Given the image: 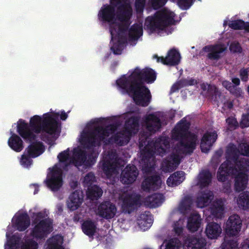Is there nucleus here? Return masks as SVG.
Masks as SVG:
<instances>
[{
    "instance_id": "f03ea898",
    "label": "nucleus",
    "mask_w": 249,
    "mask_h": 249,
    "mask_svg": "<svg viewBox=\"0 0 249 249\" xmlns=\"http://www.w3.org/2000/svg\"><path fill=\"white\" fill-rule=\"evenodd\" d=\"M240 150L235 144L230 143L228 146L225 155L226 161L222 163L217 173V179L224 182L231 175L234 178V189L236 192L243 191L247 187L248 176L246 172L249 166V160L244 158L239 159Z\"/></svg>"
},
{
    "instance_id": "de8ad7c7",
    "label": "nucleus",
    "mask_w": 249,
    "mask_h": 249,
    "mask_svg": "<svg viewBox=\"0 0 249 249\" xmlns=\"http://www.w3.org/2000/svg\"><path fill=\"white\" fill-rule=\"evenodd\" d=\"M32 158V157L24 152L20 159L21 164L24 167L28 168L32 164L33 160Z\"/></svg>"
},
{
    "instance_id": "37998d69",
    "label": "nucleus",
    "mask_w": 249,
    "mask_h": 249,
    "mask_svg": "<svg viewBox=\"0 0 249 249\" xmlns=\"http://www.w3.org/2000/svg\"><path fill=\"white\" fill-rule=\"evenodd\" d=\"M96 181L95 177L92 172L88 173L85 177L83 184L88 188L92 186V184Z\"/></svg>"
},
{
    "instance_id": "c03bdc74",
    "label": "nucleus",
    "mask_w": 249,
    "mask_h": 249,
    "mask_svg": "<svg viewBox=\"0 0 249 249\" xmlns=\"http://www.w3.org/2000/svg\"><path fill=\"white\" fill-rule=\"evenodd\" d=\"M245 21L242 19L232 20L229 23V26L233 30H243Z\"/></svg>"
},
{
    "instance_id": "13d9d810",
    "label": "nucleus",
    "mask_w": 249,
    "mask_h": 249,
    "mask_svg": "<svg viewBox=\"0 0 249 249\" xmlns=\"http://www.w3.org/2000/svg\"><path fill=\"white\" fill-rule=\"evenodd\" d=\"M138 225L141 230L145 231L149 229L152 225V221L150 219H148V221H146L143 220H138Z\"/></svg>"
},
{
    "instance_id": "e433bc0d",
    "label": "nucleus",
    "mask_w": 249,
    "mask_h": 249,
    "mask_svg": "<svg viewBox=\"0 0 249 249\" xmlns=\"http://www.w3.org/2000/svg\"><path fill=\"white\" fill-rule=\"evenodd\" d=\"M212 175L208 170H202L199 175L198 184L201 187L208 186L212 181Z\"/></svg>"
},
{
    "instance_id": "4d7b16f0",
    "label": "nucleus",
    "mask_w": 249,
    "mask_h": 249,
    "mask_svg": "<svg viewBox=\"0 0 249 249\" xmlns=\"http://www.w3.org/2000/svg\"><path fill=\"white\" fill-rule=\"evenodd\" d=\"M145 4V0H135V7L137 13L143 12Z\"/></svg>"
},
{
    "instance_id": "774afa93",
    "label": "nucleus",
    "mask_w": 249,
    "mask_h": 249,
    "mask_svg": "<svg viewBox=\"0 0 249 249\" xmlns=\"http://www.w3.org/2000/svg\"><path fill=\"white\" fill-rule=\"evenodd\" d=\"M129 28L128 24H122L119 26V31L121 33H124L127 31Z\"/></svg>"
},
{
    "instance_id": "6e6552de",
    "label": "nucleus",
    "mask_w": 249,
    "mask_h": 249,
    "mask_svg": "<svg viewBox=\"0 0 249 249\" xmlns=\"http://www.w3.org/2000/svg\"><path fill=\"white\" fill-rule=\"evenodd\" d=\"M47 215L43 212L34 213L32 223L34 225L31 231V236L36 240L46 238L51 232L53 228V221L46 218Z\"/></svg>"
},
{
    "instance_id": "5fc2aeb1",
    "label": "nucleus",
    "mask_w": 249,
    "mask_h": 249,
    "mask_svg": "<svg viewBox=\"0 0 249 249\" xmlns=\"http://www.w3.org/2000/svg\"><path fill=\"white\" fill-rule=\"evenodd\" d=\"M179 241L177 238H172L166 244L165 249H178Z\"/></svg>"
},
{
    "instance_id": "f3484780",
    "label": "nucleus",
    "mask_w": 249,
    "mask_h": 249,
    "mask_svg": "<svg viewBox=\"0 0 249 249\" xmlns=\"http://www.w3.org/2000/svg\"><path fill=\"white\" fill-rule=\"evenodd\" d=\"M225 48L221 45H209L204 47L200 53H207V57L211 60H218L221 57V53L224 52Z\"/></svg>"
},
{
    "instance_id": "bb28decb",
    "label": "nucleus",
    "mask_w": 249,
    "mask_h": 249,
    "mask_svg": "<svg viewBox=\"0 0 249 249\" xmlns=\"http://www.w3.org/2000/svg\"><path fill=\"white\" fill-rule=\"evenodd\" d=\"M202 219L200 214L197 213H191L187 219V228L188 230L194 232L199 229L201 224Z\"/></svg>"
},
{
    "instance_id": "39448f33",
    "label": "nucleus",
    "mask_w": 249,
    "mask_h": 249,
    "mask_svg": "<svg viewBox=\"0 0 249 249\" xmlns=\"http://www.w3.org/2000/svg\"><path fill=\"white\" fill-rule=\"evenodd\" d=\"M128 0H110V5H104L98 13L100 20L104 22H112L115 20V7H117L118 19L122 22L128 21L132 16V8Z\"/></svg>"
},
{
    "instance_id": "20e7f679",
    "label": "nucleus",
    "mask_w": 249,
    "mask_h": 249,
    "mask_svg": "<svg viewBox=\"0 0 249 249\" xmlns=\"http://www.w3.org/2000/svg\"><path fill=\"white\" fill-rule=\"evenodd\" d=\"M117 128V125L114 124H110L105 127L97 126L93 130L85 133L82 135L81 144L85 149L88 150L100 146L102 142H104L106 145L115 143L122 146L127 144L129 141L131 136L128 134L125 135V133L126 132L125 130L117 133L107 139H106V137L114 133Z\"/></svg>"
},
{
    "instance_id": "8fccbe9b",
    "label": "nucleus",
    "mask_w": 249,
    "mask_h": 249,
    "mask_svg": "<svg viewBox=\"0 0 249 249\" xmlns=\"http://www.w3.org/2000/svg\"><path fill=\"white\" fill-rule=\"evenodd\" d=\"M195 0H178L177 4L182 10H187L190 8Z\"/></svg>"
},
{
    "instance_id": "0eeeda50",
    "label": "nucleus",
    "mask_w": 249,
    "mask_h": 249,
    "mask_svg": "<svg viewBox=\"0 0 249 249\" xmlns=\"http://www.w3.org/2000/svg\"><path fill=\"white\" fill-rule=\"evenodd\" d=\"M175 14L163 9L156 12L153 16H149L145 21L144 26L151 33L157 30H163L166 27L175 24Z\"/></svg>"
},
{
    "instance_id": "864d4df0",
    "label": "nucleus",
    "mask_w": 249,
    "mask_h": 249,
    "mask_svg": "<svg viewBox=\"0 0 249 249\" xmlns=\"http://www.w3.org/2000/svg\"><path fill=\"white\" fill-rule=\"evenodd\" d=\"M167 0H149V3L152 7L155 10L158 9L163 6Z\"/></svg>"
},
{
    "instance_id": "a878e982",
    "label": "nucleus",
    "mask_w": 249,
    "mask_h": 249,
    "mask_svg": "<svg viewBox=\"0 0 249 249\" xmlns=\"http://www.w3.org/2000/svg\"><path fill=\"white\" fill-rule=\"evenodd\" d=\"M154 150L157 151L159 155L162 156L166 152L165 148L169 146V142L166 138L160 137L155 141H152L149 143Z\"/></svg>"
},
{
    "instance_id": "ddd939ff",
    "label": "nucleus",
    "mask_w": 249,
    "mask_h": 249,
    "mask_svg": "<svg viewBox=\"0 0 249 249\" xmlns=\"http://www.w3.org/2000/svg\"><path fill=\"white\" fill-rule=\"evenodd\" d=\"M154 58H157L158 62H161L164 65L174 66L179 64L180 61L181 56L179 52L175 48H173L168 51L166 57H159L157 55H154Z\"/></svg>"
},
{
    "instance_id": "473e14b6",
    "label": "nucleus",
    "mask_w": 249,
    "mask_h": 249,
    "mask_svg": "<svg viewBox=\"0 0 249 249\" xmlns=\"http://www.w3.org/2000/svg\"><path fill=\"white\" fill-rule=\"evenodd\" d=\"M139 126V118L132 116L129 118L125 123V132L129 136L132 133H136Z\"/></svg>"
},
{
    "instance_id": "603ef678",
    "label": "nucleus",
    "mask_w": 249,
    "mask_h": 249,
    "mask_svg": "<svg viewBox=\"0 0 249 249\" xmlns=\"http://www.w3.org/2000/svg\"><path fill=\"white\" fill-rule=\"evenodd\" d=\"M226 122L228 125L229 129H236L239 126V124L236 119L232 117H229L227 118L226 119Z\"/></svg>"
},
{
    "instance_id": "3c124183",
    "label": "nucleus",
    "mask_w": 249,
    "mask_h": 249,
    "mask_svg": "<svg viewBox=\"0 0 249 249\" xmlns=\"http://www.w3.org/2000/svg\"><path fill=\"white\" fill-rule=\"evenodd\" d=\"M241 155L249 157V142H242L238 144Z\"/></svg>"
},
{
    "instance_id": "4c0bfd02",
    "label": "nucleus",
    "mask_w": 249,
    "mask_h": 249,
    "mask_svg": "<svg viewBox=\"0 0 249 249\" xmlns=\"http://www.w3.org/2000/svg\"><path fill=\"white\" fill-rule=\"evenodd\" d=\"M237 203L239 207L243 210L249 209V191L241 193L237 199Z\"/></svg>"
},
{
    "instance_id": "b1692460",
    "label": "nucleus",
    "mask_w": 249,
    "mask_h": 249,
    "mask_svg": "<svg viewBox=\"0 0 249 249\" xmlns=\"http://www.w3.org/2000/svg\"><path fill=\"white\" fill-rule=\"evenodd\" d=\"M14 226L19 231H25L30 225V219L27 213H19L16 216Z\"/></svg>"
},
{
    "instance_id": "cd10ccee",
    "label": "nucleus",
    "mask_w": 249,
    "mask_h": 249,
    "mask_svg": "<svg viewBox=\"0 0 249 249\" xmlns=\"http://www.w3.org/2000/svg\"><path fill=\"white\" fill-rule=\"evenodd\" d=\"M185 249H206V241L203 238L190 237L185 242Z\"/></svg>"
},
{
    "instance_id": "6e6d98bb",
    "label": "nucleus",
    "mask_w": 249,
    "mask_h": 249,
    "mask_svg": "<svg viewBox=\"0 0 249 249\" xmlns=\"http://www.w3.org/2000/svg\"><path fill=\"white\" fill-rule=\"evenodd\" d=\"M229 49L233 53H240L242 52V48L238 42H233L231 43Z\"/></svg>"
},
{
    "instance_id": "dca6fc26",
    "label": "nucleus",
    "mask_w": 249,
    "mask_h": 249,
    "mask_svg": "<svg viewBox=\"0 0 249 249\" xmlns=\"http://www.w3.org/2000/svg\"><path fill=\"white\" fill-rule=\"evenodd\" d=\"M45 182L47 187L53 192L59 190L63 184L61 172L58 170H53L50 177L48 176Z\"/></svg>"
},
{
    "instance_id": "7ed1b4c3",
    "label": "nucleus",
    "mask_w": 249,
    "mask_h": 249,
    "mask_svg": "<svg viewBox=\"0 0 249 249\" xmlns=\"http://www.w3.org/2000/svg\"><path fill=\"white\" fill-rule=\"evenodd\" d=\"M190 124L184 118L181 119L172 131V138L177 141L178 153H173L165 162L166 166L169 168L174 165L178 166L180 162L178 154L191 155L196 147L197 136L189 131Z\"/></svg>"
},
{
    "instance_id": "58836bf2",
    "label": "nucleus",
    "mask_w": 249,
    "mask_h": 249,
    "mask_svg": "<svg viewBox=\"0 0 249 249\" xmlns=\"http://www.w3.org/2000/svg\"><path fill=\"white\" fill-rule=\"evenodd\" d=\"M102 195L103 190L96 185L88 188L87 196L91 200H97Z\"/></svg>"
},
{
    "instance_id": "69168bd1",
    "label": "nucleus",
    "mask_w": 249,
    "mask_h": 249,
    "mask_svg": "<svg viewBox=\"0 0 249 249\" xmlns=\"http://www.w3.org/2000/svg\"><path fill=\"white\" fill-rule=\"evenodd\" d=\"M239 75L242 81L247 82L248 81L249 74L247 69H241L239 71Z\"/></svg>"
},
{
    "instance_id": "393cba45",
    "label": "nucleus",
    "mask_w": 249,
    "mask_h": 249,
    "mask_svg": "<svg viewBox=\"0 0 249 249\" xmlns=\"http://www.w3.org/2000/svg\"><path fill=\"white\" fill-rule=\"evenodd\" d=\"M224 203L221 199L213 201L209 208L211 216L215 218H221L224 214Z\"/></svg>"
},
{
    "instance_id": "72a5a7b5",
    "label": "nucleus",
    "mask_w": 249,
    "mask_h": 249,
    "mask_svg": "<svg viewBox=\"0 0 249 249\" xmlns=\"http://www.w3.org/2000/svg\"><path fill=\"white\" fill-rule=\"evenodd\" d=\"M83 232L89 237L93 236L97 229V223L90 219L84 221L81 225Z\"/></svg>"
},
{
    "instance_id": "4be33fe9",
    "label": "nucleus",
    "mask_w": 249,
    "mask_h": 249,
    "mask_svg": "<svg viewBox=\"0 0 249 249\" xmlns=\"http://www.w3.org/2000/svg\"><path fill=\"white\" fill-rule=\"evenodd\" d=\"M217 138V135L215 132L205 133L201 140V151L204 153L208 152L213 143L216 141Z\"/></svg>"
},
{
    "instance_id": "a19ab883",
    "label": "nucleus",
    "mask_w": 249,
    "mask_h": 249,
    "mask_svg": "<svg viewBox=\"0 0 249 249\" xmlns=\"http://www.w3.org/2000/svg\"><path fill=\"white\" fill-rule=\"evenodd\" d=\"M220 93L215 85H208L207 90L206 94V97L211 100L217 101V97L219 96Z\"/></svg>"
},
{
    "instance_id": "e2e57ef3",
    "label": "nucleus",
    "mask_w": 249,
    "mask_h": 249,
    "mask_svg": "<svg viewBox=\"0 0 249 249\" xmlns=\"http://www.w3.org/2000/svg\"><path fill=\"white\" fill-rule=\"evenodd\" d=\"M240 125L242 128H244L249 126V117L245 114H243L241 117V120L240 122Z\"/></svg>"
},
{
    "instance_id": "c756f323",
    "label": "nucleus",
    "mask_w": 249,
    "mask_h": 249,
    "mask_svg": "<svg viewBox=\"0 0 249 249\" xmlns=\"http://www.w3.org/2000/svg\"><path fill=\"white\" fill-rule=\"evenodd\" d=\"M221 231L220 225L213 222L208 223L205 231L207 236L211 239L217 238Z\"/></svg>"
},
{
    "instance_id": "9d476101",
    "label": "nucleus",
    "mask_w": 249,
    "mask_h": 249,
    "mask_svg": "<svg viewBox=\"0 0 249 249\" xmlns=\"http://www.w3.org/2000/svg\"><path fill=\"white\" fill-rule=\"evenodd\" d=\"M97 158L93 150L88 155L85 150L81 149H74L73 151V163L76 166L83 165L86 168H90L95 163Z\"/></svg>"
},
{
    "instance_id": "7c9ffc66",
    "label": "nucleus",
    "mask_w": 249,
    "mask_h": 249,
    "mask_svg": "<svg viewBox=\"0 0 249 249\" xmlns=\"http://www.w3.org/2000/svg\"><path fill=\"white\" fill-rule=\"evenodd\" d=\"M164 200L162 194L155 193L145 198L144 202L150 208H156L160 206Z\"/></svg>"
},
{
    "instance_id": "680f3d73",
    "label": "nucleus",
    "mask_w": 249,
    "mask_h": 249,
    "mask_svg": "<svg viewBox=\"0 0 249 249\" xmlns=\"http://www.w3.org/2000/svg\"><path fill=\"white\" fill-rule=\"evenodd\" d=\"M173 230L177 235L179 236L182 234L183 229L180 224V221H177L174 223L173 225Z\"/></svg>"
},
{
    "instance_id": "f704fd0d",
    "label": "nucleus",
    "mask_w": 249,
    "mask_h": 249,
    "mask_svg": "<svg viewBox=\"0 0 249 249\" xmlns=\"http://www.w3.org/2000/svg\"><path fill=\"white\" fill-rule=\"evenodd\" d=\"M184 172L182 171L175 172L167 178V184L170 187L178 186L184 180Z\"/></svg>"
},
{
    "instance_id": "6ab92c4d",
    "label": "nucleus",
    "mask_w": 249,
    "mask_h": 249,
    "mask_svg": "<svg viewBox=\"0 0 249 249\" xmlns=\"http://www.w3.org/2000/svg\"><path fill=\"white\" fill-rule=\"evenodd\" d=\"M83 201V195L82 191L75 190L70 194L66 203L68 208L71 211L78 209Z\"/></svg>"
},
{
    "instance_id": "49530a36",
    "label": "nucleus",
    "mask_w": 249,
    "mask_h": 249,
    "mask_svg": "<svg viewBox=\"0 0 249 249\" xmlns=\"http://www.w3.org/2000/svg\"><path fill=\"white\" fill-rule=\"evenodd\" d=\"M38 247V244L36 241L33 239H29L25 241L21 249H37Z\"/></svg>"
},
{
    "instance_id": "052dcab7",
    "label": "nucleus",
    "mask_w": 249,
    "mask_h": 249,
    "mask_svg": "<svg viewBox=\"0 0 249 249\" xmlns=\"http://www.w3.org/2000/svg\"><path fill=\"white\" fill-rule=\"evenodd\" d=\"M111 50L115 54H120L122 51V44L120 41L118 40L116 43H114L111 47Z\"/></svg>"
},
{
    "instance_id": "aec40b11",
    "label": "nucleus",
    "mask_w": 249,
    "mask_h": 249,
    "mask_svg": "<svg viewBox=\"0 0 249 249\" xmlns=\"http://www.w3.org/2000/svg\"><path fill=\"white\" fill-rule=\"evenodd\" d=\"M161 180L160 176L154 175L146 178L142 184V189L147 192L155 191L160 188Z\"/></svg>"
},
{
    "instance_id": "ea45409f",
    "label": "nucleus",
    "mask_w": 249,
    "mask_h": 249,
    "mask_svg": "<svg viewBox=\"0 0 249 249\" xmlns=\"http://www.w3.org/2000/svg\"><path fill=\"white\" fill-rule=\"evenodd\" d=\"M222 85L228 91H229L231 94L235 96H240L242 93V89L240 88L233 86L232 83L229 81L225 80L223 81Z\"/></svg>"
},
{
    "instance_id": "a211bd4d",
    "label": "nucleus",
    "mask_w": 249,
    "mask_h": 249,
    "mask_svg": "<svg viewBox=\"0 0 249 249\" xmlns=\"http://www.w3.org/2000/svg\"><path fill=\"white\" fill-rule=\"evenodd\" d=\"M140 202V197L138 196L128 195L123 200L122 206V211L125 213H131L136 210Z\"/></svg>"
},
{
    "instance_id": "c85d7f7f",
    "label": "nucleus",
    "mask_w": 249,
    "mask_h": 249,
    "mask_svg": "<svg viewBox=\"0 0 249 249\" xmlns=\"http://www.w3.org/2000/svg\"><path fill=\"white\" fill-rule=\"evenodd\" d=\"M213 198V194L212 191L209 190L202 191L197 197V205L200 208L206 207L211 202Z\"/></svg>"
},
{
    "instance_id": "5701e85b",
    "label": "nucleus",
    "mask_w": 249,
    "mask_h": 249,
    "mask_svg": "<svg viewBox=\"0 0 249 249\" xmlns=\"http://www.w3.org/2000/svg\"><path fill=\"white\" fill-rule=\"evenodd\" d=\"M154 149H147L145 147V149L141 153L142 159L141 162L144 163L142 166V170L145 172H149L151 171L152 165L151 164V160H153L154 154L155 151H154Z\"/></svg>"
},
{
    "instance_id": "79ce46f5",
    "label": "nucleus",
    "mask_w": 249,
    "mask_h": 249,
    "mask_svg": "<svg viewBox=\"0 0 249 249\" xmlns=\"http://www.w3.org/2000/svg\"><path fill=\"white\" fill-rule=\"evenodd\" d=\"M238 243L235 239H228L226 237L224 241L222 244L221 249H237Z\"/></svg>"
},
{
    "instance_id": "c9c22d12",
    "label": "nucleus",
    "mask_w": 249,
    "mask_h": 249,
    "mask_svg": "<svg viewBox=\"0 0 249 249\" xmlns=\"http://www.w3.org/2000/svg\"><path fill=\"white\" fill-rule=\"evenodd\" d=\"M143 34L142 26L141 24L135 23L128 30V39L129 41L137 40Z\"/></svg>"
},
{
    "instance_id": "09e8293b",
    "label": "nucleus",
    "mask_w": 249,
    "mask_h": 249,
    "mask_svg": "<svg viewBox=\"0 0 249 249\" xmlns=\"http://www.w3.org/2000/svg\"><path fill=\"white\" fill-rule=\"evenodd\" d=\"M192 205V199L188 196H186L182 200L180 204V209L181 210L186 211L189 210Z\"/></svg>"
},
{
    "instance_id": "f257e3e1",
    "label": "nucleus",
    "mask_w": 249,
    "mask_h": 249,
    "mask_svg": "<svg viewBox=\"0 0 249 249\" xmlns=\"http://www.w3.org/2000/svg\"><path fill=\"white\" fill-rule=\"evenodd\" d=\"M58 124L55 117L49 113L44 114L43 118L38 115H34L31 118L29 124L24 120L19 119L17 132L25 141L31 143L24 152L32 158L42 154L44 151V145L42 142L36 141L37 137L35 133L42 132L50 135L55 134L60 132Z\"/></svg>"
},
{
    "instance_id": "2eb2a0df",
    "label": "nucleus",
    "mask_w": 249,
    "mask_h": 249,
    "mask_svg": "<svg viewBox=\"0 0 249 249\" xmlns=\"http://www.w3.org/2000/svg\"><path fill=\"white\" fill-rule=\"evenodd\" d=\"M99 215L106 219H110L114 217L117 208L114 204L110 201L102 202L98 208Z\"/></svg>"
},
{
    "instance_id": "2f4dec72",
    "label": "nucleus",
    "mask_w": 249,
    "mask_h": 249,
    "mask_svg": "<svg viewBox=\"0 0 249 249\" xmlns=\"http://www.w3.org/2000/svg\"><path fill=\"white\" fill-rule=\"evenodd\" d=\"M9 146L14 151L19 152L23 148V142L20 137L18 135L13 133L8 141Z\"/></svg>"
},
{
    "instance_id": "423d86ee",
    "label": "nucleus",
    "mask_w": 249,
    "mask_h": 249,
    "mask_svg": "<svg viewBox=\"0 0 249 249\" xmlns=\"http://www.w3.org/2000/svg\"><path fill=\"white\" fill-rule=\"evenodd\" d=\"M116 84L123 93L132 94L136 105L146 107L151 100V95L148 88L145 85H141L129 82L126 79H119Z\"/></svg>"
},
{
    "instance_id": "0e129e2a",
    "label": "nucleus",
    "mask_w": 249,
    "mask_h": 249,
    "mask_svg": "<svg viewBox=\"0 0 249 249\" xmlns=\"http://www.w3.org/2000/svg\"><path fill=\"white\" fill-rule=\"evenodd\" d=\"M139 218V219L143 220L146 221H148V219H150L152 221V223H153V216L149 211H145L141 213Z\"/></svg>"
},
{
    "instance_id": "a18cd8bd",
    "label": "nucleus",
    "mask_w": 249,
    "mask_h": 249,
    "mask_svg": "<svg viewBox=\"0 0 249 249\" xmlns=\"http://www.w3.org/2000/svg\"><path fill=\"white\" fill-rule=\"evenodd\" d=\"M47 242L48 247L46 249H64L55 237L49 239Z\"/></svg>"
},
{
    "instance_id": "412c9836",
    "label": "nucleus",
    "mask_w": 249,
    "mask_h": 249,
    "mask_svg": "<svg viewBox=\"0 0 249 249\" xmlns=\"http://www.w3.org/2000/svg\"><path fill=\"white\" fill-rule=\"evenodd\" d=\"M146 129L151 133H155L160 130L161 127L160 119L154 113L148 114L145 118Z\"/></svg>"
},
{
    "instance_id": "1a4fd4ad",
    "label": "nucleus",
    "mask_w": 249,
    "mask_h": 249,
    "mask_svg": "<svg viewBox=\"0 0 249 249\" xmlns=\"http://www.w3.org/2000/svg\"><path fill=\"white\" fill-rule=\"evenodd\" d=\"M156 77V73L153 69L145 68L141 70L139 68L136 67L130 75L126 76L124 75L120 79H126L130 82L144 85V83H153Z\"/></svg>"
},
{
    "instance_id": "4468645a",
    "label": "nucleus",
    "mask_w": 249,
    "mask_h": 249,
    "mask_svg": "<svg viewBox=\"0 0 249 249\" xmlns=\"http://www.w3.org/2000/svg\"><path fill=\"white\" fill-rule=\"evenodd\" d=\"M139 175L137 168L134 165H127L122 170L120 180L124 184H131L137 179Z\"/></svg>"
},
{
    "instance_id": "bf43d9fd",
    "label": "nucleus",
    "mask_w": 249,
    "mask_h": 249,
    "mask_svg": "<svg viewBox=\"0 0 249 249\" xmlns=\"http://www.w3.org/2000/svg\"><path fill=\"white\" fill-rule=\"evenodd\" d=\"M69 158V150L68 149L66 150H64L60 153L57 156V158L60 162L65 163L66 162Z\"/></svg>"
},
{
    "instance_id": "f8f14e48",
    "label": "nucleus",
    "mask_w": 249,
    "mask_h": 249,
    "mask_svg": "<svg viewBox=\"0 0 249 249\" xmlns=\"http://www.w3.org/2000/svg\"><path fill=\"white\" fill-rule=\"evenodd\" d=\"M108 158L109 160H104L102 165V169L108 178L115 173L119 160L118 155L115 151L108 153Z\"/></svg>"
},
{
    "instance_id": "9b49d317",
    "label": "nucleus",
    "mask_w": 249,
    "mask_h": 249,
    "mask_svg": "<svg viewBox=\"0 0 249 249\" xmlns=\"http://www.w3.org/2000/svg\"><path fill=\"white\" fill-rule=\"evenodd\" d=\"M242 220L238 214L230 216L225 223V231L226 235L229 237L237 235L241 231Z\"/></svg>"
},
{
    "instance_id": "338daca9",
    "label": "nucleus",
    "mask_w": 249,
    "mask_h": 249,
    "mask_svg": "<svg viewBox=\"0 0 249 249\" xmlns=\"http://www.w3.org/2000/svg\"><path fill=\"white\" fill-rule=\"evenodd\" d=\"M180 83H182L184 86H193L196 83V81L193 78L190 79H183L180 80Z\"/></svg>"
}]
</instances>
